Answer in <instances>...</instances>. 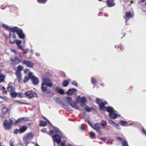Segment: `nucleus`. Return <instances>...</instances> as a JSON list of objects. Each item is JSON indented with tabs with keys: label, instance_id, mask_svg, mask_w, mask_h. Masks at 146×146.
<instances>
[{
	"label": "nucleus",
	"instance_id": "1",
	"mask_svg": "<svg viewBox=\"0 0 146 146\" xmlns=\"http://www.w3.org/2000/svg\"><path fill=\"white\" fill-rule=\"evenodd\" d=\"M3 27L10 30L9 37L10 42L11 44H13L15 42V41H14L13 42L11 41V39L12 38L15 39L16 38V36L15 35V32H17L20 38L21 39L25 38V35L23 34L22 31L21 29H18L16 27L13 28L5 24H3Z\"/></svg>",
	"mask_w": 146,
	"mask_h": 146
},
{
	"label": "nucleus",
	"instance_id": "2",
	"mask_svg": "<svg viewBox=\"0 0 146 146\" xmlns=\"http://www.w3.org/2000/svg\"><path fill=\"white\" fill-rule=\"evenodd\" d=\"M52 135V136L54 141V145L55 143L59 144L61 141V139L63 135L57 127H54V130L50 131Z\"/></svg>",
	"mask_w": 146,
	"mask_h": 146
},
{
	"label": "nucleus",
	"instance_id": "3",
	"mask_svg": "<svg viewBox=\"0 0 146 146\" xmlns=\"http://www.w3.org/2000/svg\"><path fill=\"white\" fill-rule=\"evenodd\" d=\"M96 103L98 104L100 107V109L101 110H104L105 108L104 105L107 104L106 102L104 100H101L97 98Z\"/></svg>",
	"mask_w": 146,
	"mask_h": 146
},
{
	"label": "nucleus",
	"instance_id": "4",
	"mask_svg": "<svg viewBox=\"0 0 146 146\" xmlns=\"http://www.w3.org/2000/svg\"><path fill=\"white\" fill-rule=\"evenodd\" d=\"M86 121L89 123V124L92 127L96 130L97 132L99 133L102 132V130H101V126L100 124L96 123L93 125H92L91 123L88 120H86Z\"/></svg>",
	"mask_w": 146,
	"mask_h": 146
},
{
	"label": "nucleus",
	"instance_id": "5",
	"mask_svg": "<svg viewBox=\"0 0 146 146\" xmlns=\"http://www.w3.org/2000/svg\"><path fill=\"white\" fill-rule=\"evenodd\" d=\"M33 137V135L32 133H29L25 135L23 138L24 141L25 143H27Z\"/></svg>",
	"mask_w": 146,
	"mask_h": 146
},
{
	"label": "nucleus",
	"instance_id": "6",
	"mask_svg": "<svg viewBox=\"0 0 146 146\" xmlns=\"http://www.w3.org/2000/svg\"><path fill=\"white\" fill-rule=\"evenodd\" d=\"M29 77L32 82H38V79L36 76L34 75L32 72H30L28 74Z\"/></svg>",
	"mask_w": 146,
	"mask_h": 146
},
{
	"label": "nucleus",
	"instance_id": "7",
	"mask_svg": "<svg viewBox=\"0 0 146 146\" xmlns=\"http://www.w3.org/2000/svg\"><path fill=\"white\" fill-rule=\"evenodd\" d=\"M52 86V84L51 83H42V90L43 91H46L48 86L51 87Z\"/></svg>",
	"mask_w": 146,
	"mask_h": 146
},
{
	"label": "nucleus",
	"instance_id": "8",
	"mask_svg": "<svg viewBox=\"0 0 146 146\" xmlns=\"http://www.w3.org/2000/svg\"><path fill=\"white\" fill-rule=\"evenodd\" d=\"M76 101L77 103L83 104V105H85L84 104L86 102V98L84 97H80V96H78L77 98Z\"/></svg>",
	"mask_w": 146,
	"mask_h": 146
},
{
	"label": "nucleus",
	"instance_id": "9",
	"mask_svg": "<svg viewBox=\"0 0 146 146\" xmlns=\"http://www.w3.org/2000/svg\"><path fill=\"white\" fill-rule=\"evenodd\" d=\"M25 94L27 97L29 98H31L33 97H35L36 96V93L31 91H29L25 93Z\"/></svg>",
	"mask_w": 146,
	"mask_h": 146
},
{
	"label": "nucleus",
	"instance_id": "10",
	"mask_svg": "<svg viewBox=\"0 0 146 146\" xmlns=\"http://www.w3.org/2000/svg\"><path fill=\"white\" fill-rule=\"evenodd\" d=\"M116 139L121 142L122 146H128L127 141L124 138L117 137L116 138Z\"/></svg>",
	"mask_w": 146,
	"mask_h": 146
},
{
	"label": "nucleus",
	"instance_id": "11",
	"mask_svg": "<svg viewBox=\"0 0 146 146\" xmlns=\"http://www.w3.org/2000/svg\"><path fill=\"white\" fill-rule=\"evenodd\" d=\"M23 64L26 65L29 67H33L34 65V63L31 61L24 60L23 62Z\"/></svg>",
	"mask_w": 146,
	"mask_h": 146
},
{
	"label": "nucleus",
	"instance_id": "12",
	"mask_svg": "<svg viewBox=\"0 0 146 146\" xmlns=\"http://www.w3.org/2000/svg\"><path fill=\"white\" fill-rule=\"evenodd\" d=\"M1 111L3 114L1 115V116L2 118L5 117V115L7 112H9V110L7 108L5 107L2 108Z\"/></svg>",
	"mask_w": 146,
	"mask_h": 146
},
{
	"label": "nucleus",
	"instance_id": "13",
	"mask_svg": "<svg viewBox=\"0 0 146 146\" xmlns=\"http://www.w3.org/2000/svg\"><path fill=\"white\" fill-rule=\"evenodd\" d=\"M110 117L112 119H115L119 115L117 114L116 111H114L113 112L109 113Z\"/></svg>",
	"mask_w": 146,
	"mask_h": 146
},
{
	"label": "nucleus",
	"instance_id": "14",
	"mask_svg": "<svg viewBox=\"0 0 146 146\" xmlns=\"http://www.w3.org/2000/svg\"><path fill=\"white\" fill-rule=\"evenodd\" d=\"M11 125L7 121H5L4 122V126L6 129H9L11 128Z\"/></svg>",
	"mask_w": 146,
	"mask_h": 146
},
{
	"label": "nucleus",
	"instance_id": "15",
	"mask_svg": "<svg viewBox=\"0 0 146 146\" xmlns=\"http://www.w3.org/2000/svg\"><path fill=\"white\" fill-rule=\"evenodd\" d=\"M22 59V57L21 56H19V57H16L14 59H11V60L15 63L18 64L20 62Z\"/></svg>",
	"mask_w": 146,
	"mask_h": 146
},
{
	"label": "nucleus",
	"instance_id": "16",
	"mask_svg": "<svg viewBox=\"0 0 146 146\" xmlns=\"http://www.w3.org/2000/svg\"><path fill=\"white\" fill-rule=\"evenodd\" d=\"M76 103L74 101H72L69 103V104L73 108L77 110H79L78 106L76 104Z\"/></svg>",
	"mask_w": 146,
	"mask_h": 146
},
{
	"label": "nucleus",
	"instance_id": "17",
	"mask_svg": "<svg viewBox=\"0 0 146 146\" xmlns=\"http://www.w3.org/2000/svg\"><path fill=\"white\" fill-rule=\"evenodd\" d=\"M106 3L109 7H112L115 5V3L113 0H107Z\"/></svg>",
	"mask_w": 146,
	"mask_h": 146
},
{
	"label": "nucleus",
	"instance_id": "18",
	"mask_svg": "<svg viewBox=\"0 0 146 146\" xmlns=\"http://www.w3.org/2000/svg\"><path fill=\"white\" fill-rule=\"evenodd\" d=\"M120 124L123 126H129L131 125L132 123H130L129 121H121L120 122Z\"/></svg>",
	"mask_w": 146,
	"mask_h": 146
},
{
	"label": "nucleus",
	"instance_id": "19",
	"mask_svg": "<svg viewBox=\"0 0 146 146\" xmlns=\"http://www.w3.org/2000/svg\"><path fill=\"white\" fill-rule=\"evenodd\" d=\"M16 75L18 79V81L20 82L21 81V72L19 71H16L15 72Z\"/></svg>",
	"mask_w": 146,
	"mask_h": 146
},
{
	"label": "nucleus",
	"instance_id": "20",
	"mask_svg": "<svg viewBox=\"0 0 146 146\" xmlns=\"http://www.w3.org/2000/svg\"><path fill=\"white\" fill-rule=\"evenodd\" d=\"M19 129L20 130V133H22L27 130V127L25 126H23Z\"/></svg>",
	"mask_w": 146,
	"mask_h": 146
},
{
	"label": "nucleus",
	"instance_id": "21",
	"mask_svg": "<svg viewBox=\"0 0 146 146\" xmlns=\"http://www.w3.org/2000/svg\"><path fill=\"white\" fill-rule=\"evenodd\" d=\"M76 90L74 89H69L66 92V94L68 95H72Z\"/></svg>",
	"mask_w": 146,
	"mask_h": 146
},
{
	"label": "nucleus",
	"instance_id": "22",
	"mask_svg": "<svg viewBox=\"0 0 146 146\" xmlns=\"http://www.w3.org/2000/svg\"><path fill=\"white\" fill-rule=\"evenodd\" d=\"M105 109L109 113L114 111L113 109L110 106L107 107Z\"/></svg>",
	"mask_w": 146,
	"mask_h": 146
},
{
	"label": "nucleus",
	"instance_id": "23",
	"mask_svg": "<svg viewBox=\"0 0 146 146\" xmlns=\"http://www.w3.org/2000/svg\"><path fill=\"white\" fill-rule=\"evenodd\" d=\"M109 123L113 126L116 128H117L118 126V125L117 123L111 120H109Z\"/></svg>",
	"mask_w": 146,
	"mask_h": 146
},
{
	"label": "nucleus",
	"instance_id": "24",
	"mask_svg": "<svg viewBox=\"0 0 146 146\" xmlns=\"http://www.w3.org/2000/svg\"><path fill=\"white\" fill-rule=\"evenodd\" d=\"M81 106L82 107H83L84 108H85L86 111L87 112H90L92 110V108H89L88 106H86L85 105H82L81 104Z\"/></svg>",
	"mask_w": 146,
	"mask_h": 146
},
{
	"label": "nucleus",
	"instance_id": "25",
	"mask_svg": "<svg viewBox=\"0 0 146 146\" xmlns=\"http://www.w3.org/2000/svg\"><path fill=\"white\" fill-rule=\"evenodd\" d=\"M17 120L13 118H11L10 119L9 122L11 125V126L13 124H17Z\"/></svg>",
	"mask_w": 146,
	"mask_h": 146
},
{
	"label": "nucleus",
	"instance_id": "26",
	"mask_svg": "<svg viewBox=\"0 0 146 146\" xmlns=\"http://www.w3.org/2000/svg\"><path fill=\"white\" fill-rule=\"evenodd\" d=\"M7 88L8 90L10 92L15 91V88L13 86H11L9 85H8Z\"/></svg>",
	"mask_w": 146,
	"mask_h": 146
},
{
	"label": "nucleus",
	"instance_id": "27",
	"mask_svg": "<svg viewBox=\"0 0 146 146\" xmlns=\"http://www.w3.org/2000/svg\"><path fill=\"white\" fill-rule=\"evenodd\" d=\"M43 82H50V80L48 78L46 77H43L42 78Z\"/></svg>",
	"mask_w": 146,
	"mask_h": 146
},
{
	"label": "nucleus",
	"instance_id": "28",
	"mask_svg": "<svg viewBox=\"0 0 146 146\" xmlns=\"http://www.w3.org/2000/svg\"><path fill=\"white\" fill-rule=\"evenodd\" d=\"M5 76L1 74H0V82L4 81V79Z\"/></svg>",
	"mask_w": 146,
	"mask_h": 146
},
{
	"label": "nucleus",
	"instance_id": "29",
	"mask_svg": "<svg viewBox=\"0 0 146 146\" xmlns=\"http://www.w3.org/2000/svg\"><path fill=\"white\" fill-rule=\"evenodd\" d=\"M101 126H102L103 127L107 125V123L105 121L102 120L101 121L100 124Z\"/></svg>",
	"mask_w": 146,
	"mask_h": 146
},
{
	"label": "nucleus",
	"instance_id": "30",
	"mask_svg": "<svg viewBox=\"0 0 146 146\" xmlns=\"http://www.w3.org/2000/svg\"><path fill=\"white\" fill-rule=\"evenodd\" d=\"M11 96L13 98H15L17 96V93L15 92V91L10 92Z\"/></svg>",
	"mask_w": 146,
	"mask_h": 146
},
{
	"label": "nucleus",
	"instance_id": "31",
	"mask_svg": "<svg viewBox=\"0 0 146 146\" xmlns=\"http://www.w3.org/2000/svg\"><path fill=\"white\" fill-rule=\"evenodd\" d=\"M125 16L129 18L131 17H132V15L129 12H126L125 14Z\"/></svg>",
	"mask_w": 146,
	"mask_h": 146
},
{
	"label": "nucleus",
	"instance_id": "32",
	"mask_svg": "<svg viewBox=\"0 0 146 146\" xmlns=\"http://www.w3.org/2000/svg\"><path fill=\"white\" fill-rule=\"evenodd\" d=\"M90 137L92 138H95V135L94 133L92 132H90Z\"/></svg>",
	"mask_w": 146,
	"mask_h": 146
},
{
	"label": "nucleus",
	"instance_id": "33",
	"mask_svg": "<svg viewBox=\"0 0 146 146\" xmlns=\"http://www.w3.org/2000/svg\"><path fill=\"white\" fill-rule=\"evenodd\" d=\"M17 96L20 98H22L23 97V94L21 92L17 93Z\"/></svg>",
	"mask_w": 146,
	"mask_h": 146
},
{
	"label": "nucleus",
	"instance_id": "34",
	"mask_svg": "<svg viewBox=\"0 0 146 146\" xmlns=\"http://www.w3.org/2000/svg\"><path fill=\"white\" fill-rule=\"evenodd\" d=\"M46 125V122L43 121H41L40 123V125L41 127H44Z\"/></svg>",
	"mask_w": 146,
	"mask_h": 146
},
{
	"label": "nucleus",
	"instance_id": "35",
	"mask_svg": "<svg viewBox=\"0 0 146 146\" xmlns=\"http://www.w3.org/2000/svg\"><path fill=\"white\" fill-rule=\"evenodd\" d=\"M17 68L18 70V71H19V72H20V71H22L23 70V66L20 65H19L18 66Z\"/></svg>",
	"mask_w": 146,
	"mask_h": 146
},
{
	"label": "nucleus",
	"instance_id": "36",
	"mask_svg": "<svg viewBox=\"0 0 146 146\" xmlns=\"http://www.w3.org/2000/svg\"><path fill=\"white\" fill-rule=\"evenodd\" d=\"M58 92L60 94H62L64 93V90L62 89H58Z\"/></svg>",
	"mask_w": 146,
	"mask_h": 146
},
{
	"label": "nucleus",
	"instance_id": "37",
	"mask_svg": "<svg viewBox=\"0 0 146 146\" xmlns=\"http://www.w3.org/2000/svg\"><path fill=\"white\" fill-rule=\"evenodd\" d=\"M19 131V129H15L14 130L13 133L15 134H17L18 133H20Z\"/></svg>",
	"mask_w": 146,
	"mask_h": 146
},
{
	"label": "nucleus",
	"instance_id": "38",
	"mask_svg": "<svg viewBox=\"0 0 146 146\" xmlns=\"http://www.w3.org/2000/svg\"><path fill=\"white\" fill-rule=\"evenodd\" d=\"M66 98L68 102L69 103L70 102H72V98L71 97H67Z\"/></svg>",
	"mask_w": 146,
	"mask_h": 146
},
{
	"label": "nucleus",
	"instance_id": "39",
	"mask_svg": "<svg viewBox=\"0 0 146 146\" xmlns=\"http://www.w3.org/2000/svg\"><path fill=\"white\" fill-rule=\"evenodd\" d=\"M25 80L24 81V82H27L28 81V80L30 79L29 78V77H28L27 76H25Z\"/></svg>",
	"mask_w": 146,
	"mask_h": 146
},
{
	"label": "nucleus",
	"instance_id": "40",
	"mask_svg": "<svg viewBox=\"0 0 146 146\" xmlns=\"http://www.w3.org/2000/svg\"><path fill=\"white\" fill-rule=\"evenodd\" d=\"M47 0H38V1L39 3H44Z\"/></svg>",
	"mask_w": 146,
	"mask_h": 146
},
{
	"label": "nucleus",
	"instance_id": "41",
	"mask_svg": "<svg viewBox=\"0 0 146 146\" xmlns=\"http://www.w3.org/2000/svg\"><path fill=\"white\" fill-rule=\"evenodd\" d=\"M15 103H17L18 104H27V103H24L23 102H21L19 101H17L15 102Z\"/></svg>",
	"mask_w": 146,
	"mask_h": 146
},
{
	"label": "nucleus",
	"instance_id": "42",
	"mask_svg": "<svg viewBox=\"0 0 146 146\" xmlns=\"http://www.w3.org/2000/svg\"><path fill=\"white\" fill-rule=\"evenodd\" d=\"M69 83H62V86L64 87L67 86L68 85Z\"/></svg>",
	"mask_w": 146,
	"mask_h": 146
},
{
	"label": "nucleus",
	"instance_id": "43",
	"mask_svg": "<svg viewBox=\"0 0 146 146\" xmlns=\"http://www.w3.org/2000/svg\"><path fill=\"white\" fill-rule=\"evenodd\" d=\"M61 146H67L66 144H65V142L64 140V141L63 142H61Z\"/></svg>",
	"mask_w": 146,
	"mask_h": 146
},
{
	"label": "nucleus",
	"instance_id": "44",
	"mask_svg": "<svg viewBox=\"0 0 146 146\" xmlns=\"http://www.w3.org/2000/svg\"><path fill=\"white\" fill-rule=\"evenodd\" d=\"M22 121H23V120H22L21 117L19 118L17 120V123H19L21 122Z\"/></svg>",
	"mask_w": 146,
	"mask_h": 146
},
{
	"label": "nucleus",
	"instance_id": "45",
	"mask_svg": "<svg viewBox=\"0 0 146 146\" xmlns=\"http://www.w3.org/2000/svg\"><path fill=\"white\" fill-rule=\"evenodd\" d=\"M21 118L23 121H27L29 120L28 118L25 117H22Z\"/></svg>",
	"mask_w": 146,
	"mask_h": 146
},
{
	"label": "nucleus",
	"instance_id": "46",
	"mask_svg": "<svg viewBox=\"0 0 146 146\" xmlns=\"http://www.w3.org/2000/svg\"><path fill=\"white\" fill-rule=\"evenodd\" d=\"M21 41L19 40H17L16 41V43L17 44L18 46L21 43Z\"/></svg>",
	"mask_w": 146,
	"mask_h": 146
},
{
	"label": "nucleus",
	"instance_id": "47",
	"mask_svg": "<svg viewBox=\"0 0 146 146\" xmlns=\"http://www.w3.org/2000/svg\"><path fill=\"white\" fill-rule=\"evenodd\" d=\"M29 70L28 69L26 68L24 70V72L25 74H26L27 72H29Z\"/></svg>",
	"mask_w": 146,
	"mask_h": 146
},
{
	"label": "nucleus",
	"instance_id": "48",
	"mask_svg": "<svg viewBox=\"0 0 146 146\" xmlns=\"http://www.w3.org/2000/svg\"><path fill=\"white\" fill-rule=\"evenodd\" d=\"M81 129L83 131H84L85 130V128L84 125H82L81 127Z\"/></svg>",
	"mask_w": 146,
	"mask_h": 146
},
{
	"label": "nucleus",
	"instance_id": "49",
	"mask_svg": "<svg viewBox=\"0 0 146 146\" xmlns=\"http://www.w3.org/2000/svg\"><path fill=\"white\" fill-rule=\"evenodd\" d=\"M28 50H29L28 49H27L26 50H24L23 51V54H27V53Z\"/></svg>",
	"mask_w": 146,
	"mask_h": 146
},
{
	"label": "nucleus",
	"instance_id": "50",
	"mask_svg": "<svg viewBox=\"0 0 146 146\" xmlns=\"http://www.w3.org/2000/svg\"><path fill=\"white\" fill-rule=\"evenodd\" d=\"M46 129L44 128L42 129V131L44 133L46 132Z\"/></svg>",
	"mask_w": 146,
	"mask_h": 146
},
{
	"label": "nucleus",
	"instance_id": "51",
	"mask_svg": "<svg viewBox=\"0 0 146 146\" xmlns=\"http://www.w3.org/2000/svg\"><path fill=\"white\" fill-rule=\"evenodd\" d=\"M10 145L11 146H14V144H13V142L11 141H10Z\"/></svg>",
	"mask_w": 146,
	"mask_h": 146
},
{
	"label": "nucleus",
	"instance_id": "52",
	"mask_svg": "<svg viewBox=\"0 0 146 146\" xmlns=\"http://www.w3.org/2000/svg\"><path fill=\"white\" fill-rule=\"evenodd\" d=\"M92 82H95L96 81L95 79L94 78H92L91 79Z\"/></svg>",
	"mask_w": 146,
	"mask_h": 146
},
{
	"label": "nucleus",
	"instance_id": "53",
	"mask_svg": "<svg viewBox=\"0 0 146 146\" xmlns=\"http://www.w3.org/2000/svg\"><path fill=\"white\" fill-rule=\"evenodd\" d=\"M1 90L3 92H6V91L5 90V88L4 87H2V88H1Z\"/></svg>",
	"mask_w": 146,
	"mask_h": 146
},
{
	"label": "nucleus",
	"instance_id": "54",
	"mask_svg": "<svg viewBox=\"0 0 146 146\" xmlns=\"http://www.w3.org/2000/svg\"><path fill=\"white\" fill-rule=\"evenodd\" d=\"M98 138L100 139H101L103 141H105V139L104 138H102L100 137H98Z\"/></svg>",
	"mask_w": 146,
	"mask_h": 146
},
{
	"label": "nucleus",
	"instance_id": "55",
	"mask_svg": "<svg viewBox=\"0 0 146 146\" xmlns=\"http://www.w3.org/2000/svg\"><path fill=\"white\" fill-rule=\"evenodd\" d=\"M72 84L73 85H74L76 86H77L78 84L77 83H72Z\"/></svg>",
	"mask_w": 146,
	"mask_h": 146
},
{
	"label": "nucleus",
	"instance_id": "56",
	"mask_svg": "<svg viewBox=\"0 0 146 146\" xmlns=\"http://www.w3.org/2000/svg\"><path fill=\"white\" fill-rule=\"evenodd\" d=\"M36 55L37 56H40V54L39 53H36Z\"/></svg>",
	"mask_w": 146,
	"mask_h": 146
},
{
	"label": "nucleus",
	"instance_id": "57",
	"mask_svg": "<svg viewBox=\"0 0 146 146\" xmlns=\"http://www.w3.org/2000/svg\"><path fill=\"white\" fill-rule=\"evenodd\" d=\"M142 130H143V132L144 133H145V135H146V131L143 128L142 129Z\"/></svg>",
	"mask_w": 146,
	"mask_h": 146
},
{
	"label": "nucleus",
	"instance_id": "58",
	"mask_svg": "<svg viewBox=\"0 0 146 146\" xmlns=\"http://www.w3.org/2000/svg\"><path fill=\"white\" fill-rule=\"evenodd\" d=\"M70 81V80H64L63 82H69Z\"/></svg>",
	"mask_w": 146,
	"mask_h": 146
},
{
	"label": "nucleus",
	"instance_id": "59",
	"mask_svg": "<svg viewBox=\"0 0 146 146\" xmlns=\"http://www.w3.org/2000/svg\"><path fill=\"white\" fill-rule=\"evenodd\" d=\"M18 47L20 49H22V46H21L19 45L18 46Z\"/></svg>",
	"mask_w": 146,
	"mask_h": 146
},
{
	"label": "nucleus",
	"instance_id": "60",
	"mask_svg": "<svg viewBox=\"0 0 146 146\" xmlns=\"http://www.w3.org/2000/svg\"><path fill=\"white\" fill-rule=\"evenodd\" d=\"M122 46L121 45H119V47L121 49V48H122Z\"/></svg>",
	"mask_w": 146,
	"mask_h": 146
},
{
	"label": "nucleus",
	"instance_id": "61",
	"mask_svg": "<svg viewBox=\"0 0 146 146\" xmlns=\"http://www.w3.org/2000/svg\"><path fill=\"white\" fill-rule=\"evenodd\" d=\"M43 118L44 119H45L46 120H47L48 122L49 123H50V121H48V120H47V119L46 118H45V117H43Z\"/></svg>",
	"mask_w": 146,
	"mask_h": 146
},
{
	"label": "nucleus",
	"instance_id": "62",
	"mask_svg": "<svg viewBox=\"0 0 146 146\" xmlns=\"http://www.w3.org/2000/svg\"><path fill=\"white\" fill-rule=\"evenodd\" d=\"M38 83H33L34 85H37L38 84Z\"/></svg>",
	"mask_w": 146,
	"mask_h": 146
},
{
	"label": "nucleus",
	"instance_id": "63",
	"mask_svg": "<svg viewBox=\"0 0 146 146\" xmlns=\"http://www.w3.org/2000/svg\"><path fill=\"white\" fill-rule=\"evenodd\" d=\"M30 52L32 53H33V50H30Z\"/></svg>",
	"mask_w": 146,
	"mask_h": 146
},
{
	"label": "nucleus",
	"instance_id": "64",
	"mask_svg": "<svg viewBox=\"0 0 146 146\" xmlns=\"http://www.w3.org/2000/svg\"><path fill=\"white\" fill-rule=\"evenodd\" d=\"M130 3L131 4H132L134 3V1L132 0L131 1Z\"/></svg>",
	"mask_w": 146,
	"mask_h": 146
}]
</instances>
